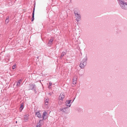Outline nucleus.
Listing matches in <instances>:
<instances>
[{
  "label": "nucleus",
  "mask_w": 127,
  "mask_h": 127,
  "mask_svg": "<svg viewBox=\"0 0 127 127\" xmlns=\"http://www.w3.org/2000/svg\"><path fill=\"white\" fill-rule=\"evenodd\" d=\"M120 4L122 8L127 9V3L123 1H121L120 2Z\"/></svg>",
  "instance_id": "obj_1"
},
{
  "label": "nucleus",
  "mask_w": 127,
  "mask_h": 127,
  "mask_svg": "<svg viewBox=\"0 0 127 127\" xmlns=\"http://www.w3.org/2000/svg\"><path fill=\"white\" fill-rule=\"evenodd\" d=\"M72 101V100L71 99L66 100L65 102L66 105L69 107H70L72 103H71Z\"/></svg>",
  "instance_id": "obj_2"
},
{
  "label": "nucleus",
  "mask_w": 127,
  "mask_h": 127,
  "mask_svg": "<svg viewBox=\"0 0 127 127\" xmlns=\"http://www.w3.org/2000/svg\"><path fill=\"white\" fill-rule=\"evenodd\" d=\"M75 15L76 16V20L77 21H79L81 17L80 16V15L78 14L77 12L75 11L74 12Z\"/></svg>",
  "instance_id": "obj_3"
},
{
  "label": "nucleus",
  "mask_w": 127,
  "mask_h": 127,
  "mask_svg": "<svg viewBox=\"0 0 127 127\" xmlns=\"http://www.w3.org/2000/svg\"><path fill=\"white\" fill-rule=\"evenodd\" d=\"M29 90H33L35 87H36V86L34 84H29Z\"/></svg>",
  "instance_id": "obj_4"
},
{
  "label": "nucleus",
  "mask_w": 127,
  "mask_h": 127,
  "mask_svg": "<svg viewBox=\"0 0 127 127\" xmlns=\"http://www.w3.org/2000/svg\"><path fill=\"white\" fill-rule=\"evenodd\" d=\"M24 108V103L22 102L20 104V107L19 108V111L20 112H21Z\"/></svg>",
  "instance_id": "obj_5"
},
{
  "label": "nucleus",
  "mask_w": 127,
  "mask_h": 127,
  "mask_svg": "<svg viewBox=\"0 0 127 127\" xmlns=\"http://www.w3.org/2000/svg\"><path fill=\"white\" fill-rule=\"evenodd\" d=\"M39 111L37 112H36L35 114V116L38 117L39 118H41V116L39 112Z\"/></svg>",
  "instance_id": "obj_6"
},
{
  "label": "nucleus",
  "mask_w": 127,
  "mask_h": 127,
  "mask_svg": "<svg viewBox=\"0 0 127 127\" xmlns=\"http://www.w3.org/2000/svg\"><path fill=\"white\" fill-rule=\"evenodd\" d=\"M64 97V95L61 93L60 94L59 99H60L61 100H63Z\"/></svg>",
  "instance_id": "obj_7"
},
{
  "label": "nucleus",
  "mask_w": 127,
  "mask_h": 127,
  "mask_svg": "<svg viewBox=\"0 0 127 127\" xmlns=\"http://www.w3.org/2000/svg\"><path fill=\"white\" fill-rule=\"evenodd\" d=\"M49 100V98L45 99L44 100V102H45V105H47L48 104V102Z\"/></svg>",
  "instance_id": "obj_8"
},
{
  "label": "nucleus",
  "mask_w": 127,
  "mask_h": 127,
  "mask_svg": "<svg viewBox=\"0 0 127 127\" xmlns=\"http://www.w3.org/2000/svg\"><path fill=\"white\" fill-rule=\"evenodd\" d=\"M22 80L21 79H20L18 81V82L17 83L16 86H20V82H21Z\"/></svg>",
  "instance_id": "obj_9"
},
{
  "label": "nucleus",
  "mask_w": 127,
  "mask_h": 127,
  "mask_svg": "<svg viewBox=\"0 0 127 127\" xmlns=\"http://www.w3.org/2000/svg\"><path fill=\"white\" fill-rule=\"evenodd\" d=\"M79 66L81 68H83L86 65V64H79Z\"/></svg>",
  "instance_id": "obj_10"
},
{
  "label": "nucleus",
  "mask_w": 127,
  "mask_h": 127,
  "mask_svg": "<svg viewBox=\"0 0 127 127\" xmlns=\"http://www.w3.org/2000/svg\"><path fill=\"white\" fill-rule=\"evenodd\" d=\"M34 9L33 12L32 14V21H33L34 19Z\"/></svg>",
  "instance_id": "obj_11"
},
{
  "label": "nucleus",
  "mask_w": 127,
  "mask_h": 127,
  "mask_svg": "<svg viewBox=\"0 0 127 127\" xmlns=\"http://www.w3.org/2000/svg\"><path fill=\"white\" fill-rule=\"evenodd\" d=\"M76 79H77L76 78L73 79V84H75L76 83Z\"/></svg>",
  "instance_id": "obj_12"
},
{
  "label": "nucleus",
  "mask_w": 127,
  "mask_h": 127,
  "mask_svg": "<svg viewBox=\"0 0 127 127\" xmlns=\"http://www.w3.org/2000/svg\"><path fill=\"white\" fill-rule=\"evenodd\" d=\"M47 114V113L46 112H44L43 113V114L42 115V117H44V118H47L46 117V114Z\"/></svg>",
  "instance_id": "obj_13"
},
{
  "label": "nucleus",
  "mask_w": 127,
  "mask_h": 127,
  "mask_svg": "<svg viewBox=\"0 0 127 127\" xmlns=\"http://www.w3.org/2000/svg\"><path fill=\"white\" fill-rule=\"evenodd\" d=\"M60 111H62V112H65L66 111V110H65L63 108H62L60 109Z\"/></svg>",
  "instance_id": "obj_14"
},
{
  "label": "nucleus",
  "mask_w": 127,
  "mask_h": 127,
  "mask_svg": "<svg viewBox=\"0 0 127 127\" xmlns=\"http://www.w3.org/2000/svg\"><path fill=\"white\" fill-rule=\"evenodd\" d=\"M29 115L28 114L25 115H24V119H25V118L28 119V117H29Z\"/></svg>",
  "instance_id": "obj_15"
},
{
  "label": "nucleus",
  "mask_w": 127,
  "mask_h": 127,
  "mask_svg": "<svg viewBox=\"0 0 127 127\" xmlns=\"http://www.w3.org/2000/svg\"><path fill=\"white\" fill-rule=\"evenodd\" d=\"M53 39H50V40H49V43L50 44H51L52 42L53 41Z\"/></svg>",
  "instance_id": "obj_16"
},
{
  "label": "nucleus",
  "mask_w": 127,
  "mask_h": 127,
  "mask_svg": "<svg viewBox=\"0 0 127 127\" xmlns=\"http://www.w3.org/2000/svg\"><path fill=\"white\" fill-rule=\"evenodd\" d=\"M78 110L79 112H81V111L82 112L83 110L80 108H78Z\"/></svg>",
  "instance_id": "obj_17"
},
{
  "label": "nucleus",
  "mask_w": 127,
  "mask_h": 127,
  "mask_svg": "<svg viewBox=\"0 0 127 127\" xmlns=\"http://www.w3.org/2000/svg\"><path fill=\"white\" fill-rule=\"evenodd\" d=\"M66 54V53L65 52H63L61 54V56L62 57L64 55H65Z\"/></svg>",
  "instance_id": "obj_18"
},
{
  "label": "nucleus",
  "mask_w": 127,
  "mask_h": 127,
  "mask_svg": "<svg viewBox=\"0 0 127 127\" xmlns=\"http://www.w3.org/2000/svg\"><path fill=\"white\" fill-rule=\"evenodd\" d=\"M16 64H14V65L12 66V69H14L16 68Z\"/></svg>",
  "instance_id": "obj_19"
},
{
  "label": "nucleus",
  "mask_w": 127,
  "mask_h": 127,
  "mask_svg": "<svg viewBox=\"0 0 127 127\" xmlns=\"http://www.w3.org/2000/svg\"><path fill=\"white\" fill-rule=\"evenodd\" d=\"M52 84V83H51V82H50L49 83V85L48 86V88H50V87L51 86Z\"/></svg>",
  "instance_id": "obj_20"
},
{
  "label": "nucleus",
  "mask_w": 127,
  "mask_h": 127,
  "mask_svg": "<svg viewBox=\"0 0 127 127\" xmlns=\"http://www.w3.org/2000/svg\"><path fill=\"white\" fill-rule=\"evenodd\" d=\"M42 118H43V119H42L40 120V121H43V120H46L47 118H45L44 117H42Z\"/></svg>",
  "instance_id": "obj_21"
},
{
  "label": "nucleus",
  "mask_w": 127,
  "mask_h": 127,
  "mask_svg": "<svg viewBox=\"0 0 127 127\" xmlns=\"http://www.w3.org/2000/svg\"><path fill=\"white\" fill-rule=\"evenodd\" d=\"M42 126L41 124H37L36 127H40Z\"/></svg>",
  "instance_id": "obj_22"
},
{
  "label": "nucleus",
  "mask_w": 127,
  "mask_h": 127,
  "mask_svg": "<svg viewBox=\"0 0 127 127\" xmlns=\"http://www.w3.org/2000/svg\"><path fill=\"white\" fill-rule=\"evenodd\" d=\"M36 87H35L34 88V89H33V90L34 92L35 93H36Z\"/></svg>",
  "instance_id": "obj_23"
},
{
  "label": "nucleus",
  "mask_w": 127,
  "mask_h": 127,
  "mask_svg": "<svg viewBox=\"0 0 127 127\" xmlns=\"http://www.w3.org/2000/svg\"><path fill=\"white\" fill-rule=\"evenodd\" d=\"M24 119V120L25 121L27 122V121L28 120V119L25 118V119Z\"/></svg>",
  "instance_id": "obj_24"
},
{
  "label": "nucleus",
  "mask_w": 127,
  "mask_h": 127,
  "mask_svg": "<svg viewBox=\"0 0 127 127\" xmlns=\"http://www.w3.org/2000/svg\"><path fill=\"white\" fill-rule=\"evenodd\" d=\"M8 19H6L5 20L6 22H7V23H8Z\"/></svg>",
  "instance_id": "obj_25"
},
{
  "label": "nucleus",
  "mask_w": 127,
  "mask_h": 127,
  "mask_svg": "<svg viewBox=\"0 0 127 127\" xmlns=\"http://www.w3.org/2000/svg\"><path fill=\"white\" fill-rule=\"evenodd\" d=\"M41 121H40V120H39V121L38 123V124H41Z\"/></svg>",
  "instance_id": "obj_26"
},
{
  "label": "nucleus",
  "mask_w": 127,
  "mask_h": 127,
  "mask_svg": "<svg viewBox=\"0 0 127 127\" xmlns=\"http://www.w3.org/2000/svg\"><path fill=\"white\" fill-rule=\"evenodd\" d=\"M65 109V110H66V109H67V107H63Z\"/></svg>",
  "instance_id": "obj_27"
},
{
  "label": "nucleus",
  "mask_w": 127,
  "mask_h": 127,
  "mask_svg": "<svg viewBox=\"0 0 127 127\" xmlns=\"http://www.w3.org/2000/svg\"><path fill=\"white\" fill-rule=\"evenodd\" d=\"M75 98H74L72 100V101H71V103H72L74 101V99H75Z\"/></svg>",
  "instance_id": "obj_28"
},
{
  "label": "nucleus",
  "mask_w": 127,
  "mask_h": 127,
  "mask_svg": "<svg viewBox=\"0 0 127 127\" xmlns=\"http://www.w3.org/2000/svg\"><path fill=\"white\" fill-rule=\"evenodd\" d=\"M17 121H16L15 122V123H16H16H17Z\"/></svg>",
  "instance_id": "obj_29"
}]
</instances>
